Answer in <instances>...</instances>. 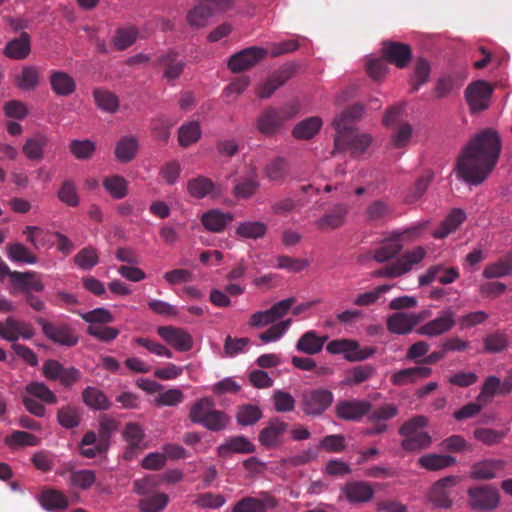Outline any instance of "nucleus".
Returning a JSON list of instances; mask_svg holds the SVG:
<instances>
[{"label":"nucleus","mask_w":512,"mask_h":512,"mask_svg":"<svg viewBox=\"0 0 512 512\" xmlns=\"http://www.w3.org/2000/svg\"><path fill=\"white\" fill-rule=\"evenodd\" d=\"M41 505L48 511H62L68 507L67 497L55 489H45L40 496Z\"/></svg>","instance_id":"obj_39"},{"label":"nucleus","mask_w":512,"mask_h":512,"mask_svg":"<svg viewBox=\"0 0 512 512\" xmlns=\"http://www.w3.org/2000/svg\"><path fill=\"white\" fill-rule=\"evenodd\" d=\"M295 304V298L289 297L275 303L270 309L257 311L253 313L249 319L251 327H265L284 317Z\"/></svg>","instance_id":"obj_11"},{"label":"nucleus","mask_w":512,"mask_h":512,"mask_svg":"<svg viewBox=\"0 0 512 512\" xmlns=\"http://www.w3.org/2000/svg\"><path fill=\"white\" fill-rule=\"evenodd\" d=\"M231 0H200L186 14L187 23L193 28H203L212 17V7L224 11L230 5Z\"/></svg>","instance_id":"obj_8"},{"label":"nucleus","mask_w":512,"mask_h":512,"mask_svg":"<svg viewBox=\"0 0 512 512\" xmlns=\"http://www.w3.org/2000/svg\"><path fill=\"white\" fill-rule=\"evenodd\" d=\"M443 354H407L409 360L414 361L416 364H435L442 359ZM432 370L428 367L417 365L415 367L405 368L396 371L391 376V381L394 385L402 386L414 383L419 379L427 378L431 375Z\"/></svg>","instance_id":"obj_4"},{"label":"nucleus","mask_w":512,"mask_h":512,"mask_svg":"<svg viewBox=\"0 0 512 512\" xmlns=\"http://www.w3.org/2000/svg\"><path fill=\"white\" fill-rule=\"evenodd\" d=\"M93 95L96 105L101 110L112 113L118 108V99L111 92L98 89L94 91Z\"/></svg>","instance_id":"obj_59"},{"label":"nucleus","mask_w":512,"mask_h":512,"mask_svg":"<svg viewBox=\"0 0 512 512\" xmlns=\"http://www.w3.org/2000/svg\"><path fill=\"white\" fill-rule=\"evenodd\" d=\"M148 485V479L136 480L134 482L135 491L140 495H144L139 501V508L142 512H159L167 506L169 497L165 493H150Z\"/></svg>","instance_id":"obj_12"},{"label":"nucleus","mask_w":512,"mask_h":512,"mask_svg":"<svg viewBox=\"0 0 512 512\" xmlns=\"http://www.w3.org/2000/svg\"><path fill=\"white\" fill-rule=\"evenodd\" d=\"M268 56V49L251 46L233 54L228 61V67L233 73L251 69Z\"/></svg>","instance_id":"obj_10"},{"label":"nucleus","mask_w":512,"mask_h":512,"mask_svg":"<svg viewBox=\"0 0 512 512\" xmlns=\"http://www.w3.org/2000/svg\"><path fill=\"white\" fill-rule=\"evenodd\" d=\"M266 504L258 498L244 497L238 501L232 512H266Z\"/></svg>","instance_id":"obj_64"},{"label":"nucleus","mask_w":512,"mask_h":512,"mask_svg":"<svg viewBox=\"0 0 512 512\" xmlns=\"http://www.w3.org/2000/svg\"><path fill=\"white\" fill-rule=\"evenodd\" d=\"M473 434L478 441L488 446L500 443L506 436L505 431H497L490 428H477Z\"/></svg>","instance_id":"obj_61"},{"label":"nucleus","mask_w":512,"mask_h":512,"mask_svg":"<svg viewBox=\"0 0 512 512\" xmlns=\"http://www.w3.org/2000/svg\"><path fill=\"white\" fill-rule=\"evenodd\" d=\"M322 119L310 117L297 123L292 130V135L298 140H308L314 137L322 127Z\"/></svg>","instance_id":"obj_38"},{"label":"nucleus","mask_w":512,"mask_h":512,"mask_svg":"<svg viewBox=\"0 0 512 512\" xmlns=\"http://www.w3.org/2000/svg\"><path fill=\"white\" fill-rule=\"evenodd\" d=\"M491 93L492 87L488 82L478 80L471 83L465 91V97L470 109L473 112L486 109L489 105Z\"/></svg>","instance_id":"obj_16"},{"label":"nucleus","mask_w":512,"mask_h":512,"mask_svg":"<svg viewBox=\"0 0 512 512\" xmlns=\"http://www.w3.org/2000/svg\"><path fill=\"white\" fill-rule=\"evenodd\" d=\"M391 212L392 210L386 201L375 200L367 206L365 217L368 221H380L389 216Z\"/></svg>","instance_id":"obj_56"},{"label":"nucleus","mask_w":512,"mask_h":512,"mask_svg":"<svg viewBox=\"0 0 512 512\" xmlns=\"http://www.w3.org/2000/svg\"><path fill=\"white\" fill-rule=\"evenodd\" d=\"M161 62L165 66L164 77L167 80L177 79L185 66L184 62L179 60L177 54L172 51L163 56Z\"/></svg>","instance_id":"obj_51"},{"label":"nucleus","mask_w":512,"mask_h":512,"mask_svg":"<svg viewBox=\"0 0 512 512\" xmlns=\"http://www.w3.org/2000/svg\"><path fill=\"white\" fill-rule=\"evenodd\" d=\"M83 402L94 410H108L111 402L103 391L96 387L88 386L82 392Z\"/></svg>","instance_id":"obj_40"},{"label":"nucleus","mask_w":512,"mask_h":512,"mask_svg":"<svg viewBox=\"0 0 512 512\" xmlns=\"http://www.w3.org/2000/svg\"><path fill=\"white\" fill-rule=\"evenodd\" d=\"M35 333V329L28 322L19 321L13 317L0 321V337L7 341L29 340Z\"/></svg>","instance_id":"obj_15"},{"label":"nucleus","mask_w":512,"mask_h":512,"mask_svg":"<svg viewBox=\"0 0 512 512\" xmlns=\"http://www.w3.org/2000/svg\"><path fill=\"white\" fill-rule=\"evenodd\" d=\"M430 316V310H423L417 313L397 312L388 318L387 326L392 333L406 334Z\"/></svg>","instance_id":"obj_14"},{"label":"nucleus","mask_w":512,"mask_h":512,"mask_svg":"<svg viewBox=\"0 0 512 512\" xmlns=\"http://www.w3.org/2000/svg\"><path fill=\"white\" fill-rule=\"evenodd\" d=\"M189 419L192 423L200 424L213 432L224 430L230 421L224 411L215 408L214 401L209 397H203L192 405Z\"/></svg>","instance_id":"obj_3"},{"label":"nucleus","mask_w":512,"mask_h":512,"mask_svg":"<svg viewBox=\"0 0 512 512\" xmlns=\"http://www.w3.org/2000/svg\"><path fill=\"white\" fill-rule=\"evenodd\" d=\"M158 334L172 348L180 351H188L192 349L193 338L182 328L164 326L158 328Z\"/></svg>","instance_id":"obj_24"},{"label":"nucleus","mask_w":512,"mask_h":512,"mask_svg":"<svg viewBox=\"0 0 512 512\" xmlns=\"http://www.w3.org/2000/svg\"><path fill=\"white\" fill-rule=\"evenodd\" d=\"M50 85L52 91L58 96H69L76 89L74 78L68 73L58 70L51 71Z\"/></svg>","instance_id":"obj_30"},{"label":"nucleus","mask_w":512,"mask_h":512,"mask_svg":"<svg viewBox=\"0 0 512 512\" xmlns=\"http://www.w3.org/2000/svg\"><path fill=\"white\" fill-rule=\"evenodd\" d=\"M233 220L231 213H225L217 209L209 210L202 214V225L211 232H221L228 223Z\"/></svg>","instance_id":"obj_32"},{"label":"nucleus","mask_w":512,"mask_h":512,"mask_svg":"<svg viewBox=\"0 0 512 512\" xmlns=\"http://www.w3.org/2000/svg\"><path fill=\"white\" fill-rule=\"evenodd\" d=\"M290 323V320H286L272 325L269 329L259 335V340L264 344L278 341L285 334Z\"/></svg>","instance_id":"obj_60"},{"label":"nucleus","mask_w":512,"mask_h":512,"mask_svg":"<svg viewBox=\"0 0 512 512\" xmlns=\"http://www.w3.org/2000/svg\"><path fill=\"white\" fill-rule=\"evenodd\" d=\"M428 224V221H423L418 225L408 228L400 233L398 238L384 241L382 245L374 251L373 258L380 263L386 262L393 258L402 249V240L409 236L417 237L423 230L428 227Z\"/></svg>","instance_id":"obj_9"},{"label":"nucleus","mask_w":512,"mask_h":512,"mask_svg":"<svg viewBox=\"0 0 512 512\" xmlns=\"http://www.w3.org/2000/svg\"><path fill=\"white\" fill-rule=\"evenodd\" d=\"M5 444L12 448L38 446L40 439L31 433L17 430L5 438Z\"/></svg>","instance_id":"obj_52"},{"label":"nucleus","mask_w":512,"mask_h":512,"mask_svg":"<svg viewBox=\"0 0 512 512\" xmlns=\"http://www.w3.org/2000/svg\"><path fill=\"white\" fill-rule=\"evenodd\" d=\"M341 493L350 504H363L370 502L375 495L374 488L370 482L354 480L347 482Z\"/></svg>","instance_id":"obj_18"},{"label":"nucleus","mask_w":512,"mask_h":512,"mask_svg":"<svg viewBox=\"0 0 512 512\" xmlns=\"http://www.w3.org/2000/svg\"><path fill=\"white\" fill-rule=\"evenodd\" d=\"M363 113L361 105H353L337 116L333 122L336 130L335 148L338 150L346 147L354 156L362 155L371 145L372 138L368 134H359L351 126V122L359 118Z\"/></svg>","instance_id":"obj_2"},{"label":"nucleus","mask_w":512,"mask_h":512,"mask_svg":"<svg viewBox=\"0 0 512 512\" xmlns=\"http://www.w3.org/2000/svg\"><path fill=\"white\" fill-rule=\"evenodd\" d=\"M7 256L11 261L26 264H36L38 258L21 243L10 244L6 247Z\"/></svg>","instance_id":"obj_49"},{"label":"nucleus","mask_w":512,"mask_h":512,"mask_svg":"<svg viewBox=\"0 0 512 512\" xmlns=\"http://www.w3.org/2000/svg\"><path fill=\"white\" fill-rule=\"evenodd\" d=\"M432 444V437L427 432L403 438L401 448L406 452H418L427 449Z\"/></svg>","instance_id":"obj_48"},{"label":"nucleus","mask_w":512,"mask_h":512,"mask_svg":"<svg viewBox=\"0 0 512 512\" xmlns=\"http://www.w3.org/2000/svg\"><path fill=\"white\" fill-rule=\"evenodd\" d=\"M267 231V226L261 221L241 222L236 229V234L246 239L262 238Z\"/></svg>","instance_id":"obj_47"},{"label":"nucleus","mask_w":512,"mask_h":512,"mask_svg":"<svg viewBox=\"0 0 512 512\" xmlns=\"http://www.w3.org/2000/svg\"><path fill=\"white\" fill-rule=\"evenodd\" d=\"M138 140L133 136L122 137L115 146V157L121 163L132 161L138 152Z\"/></svg>","instance_id":"obj_36"},{"label":"nucleus","mask_w":512,"mask_h":512,"mask_svg":"<svg viewBox=\"0 0 512 512\" xmlns=\"http://www.w3.org/2000/svg\"><path fill=\"white\" fill-rule=\"evenodd\" d=\"M457 483L458 477L452 475L436 481L429 492V499L432 504L437 508H450L452 505L450 489Z\"/></svg>","instance_id":"obj_19"},{"label":"nucleus","mask_w":512,"mask_h":512,"mask_svg":"<svg viewBox=\"0 0 512 512\" xmlns=\"http://www.w3.org/2000/svg\"><path fill=\"white\" fill-rule=\"evenodd\" d=\"M16 86L23 91H31L40 84V70L33 65L24 66L20 72L14 76Z\"/></svg>","instance_id":"obj_34"},{"label":"nucleus","mask_w":512,"mask_h":512,"mask_svg":"<svg viewBox=\"0 0 512 512\" xmlns=\"http://www.w3.org/2000/svg\"><path fill=\"white\" fill-rule=\"evenodd\" d=\"M333 394L327 389L305 391L302 395L303 412L307 415H321L333 402Z\"/></svg>","instance_id":"obj_13"},{"label":"nucleus","mask_w":512,"mask_h":512,"mask_svg":"<svg viewBox=\"0 0 512 512\" xmlns=\"http://www.w3.org/2000/svg\"><path fill=\"white\" fill-rule=\"evenodd\" d=\"M382 52L387 61L399 68L407 66L411 60V49L406 44L386 42L383 45Z\"/></svg>","instance_id":"obj_27"},{"label":"nucleus","mask_w":512,"mask_h":512,"mask_svg":"<svg viewBox=\"0 0 512 512\" xmlns=\"http://www.w3.org/2000/svg\"><path fill=\"white\" fill-rule=\"evenodd\" d=\"M37 323L41 326L44 335L51 341L64 346H73L78 338L73 330L66 324H53L40 318Z\"/></svg>","instance_id":"obj_17"},{"label":"nucleus","mask_w":512,"mask_h":512,"mask_svg":"<svg viewBox=\"0 0 512 512\" xmlns=\"http://www.w3.org/2000/svg\"><path fill=\"white\" fill-rule=\"evenodd\" d=\"M505 466L506 461L502 459L479 460L471 466L469 477L477 481H489L495 479Z\"/></svg>","instance_id":"obj_23"},{"label":"nucleus","mask_w":512,"mask_h":512,"mask_svg":"<svg viewBox=\"0 0 512 512\" xmlns=\"http://www.w3.org/2000/svg\"><path fill=\"white\" fill-rule=\"evenodd\" d=\"M466 220V213L460 208L452 209L432 233L434 238L443 239L455 232Z\"/></svg>","instance_id":"obj_29"},{"label":"nucleus","mask_w":512,"mask_h":512,"mask_svg":"<svg viewBox=\"0 0 512 512\" xmlns=\"http://www.w3.org/2000/svg\"><path fill=\"white\" fill-rule=\"evenodd\" d=\"M23 234L27 236V240L36 249L50 247L52 245L53 234L38 226H27L23 230Z\"/></svg>","instance_id":"obj_43"},{"label":"nucleus","mask_w":512,"mask_h":512,"mask_svg":"<svg viewBox=\"0 0 512 512\" xmlns=\"http://www.w3.org/2000/svg\"><path fill=\"white\" fill-rule=\"evenodd\" d=\"M103 186L106 191L114 198L121 199L127 195V181L118 175L107 177Z\"/></svg>","instance_id":"obj_54"},{"label":"nucleus","mask_w":512,"mask_h":512,"mask_svg":"<svg viewBox=\"0 0 512 512\" xmlns=\"http://www.w3.org/2000/svg\"><path fill=\"white\" fill-rule=\"evenodd\" d=\"M484 344L487 352H501L506 349H512L510 341L503 333H494L487 336Z\"/></svg>","instance_id":"obj_63"},{"label":"nucleus","mask_w":512,"mask_h":512,"mask_svg":"<svg viewBox=\"0 0 512 512\" xmlns=\"http://www.w3.org/2000/svg\"><path fill=\"white\" fill-rule=\"evenodd\" d=\"M327 340L326 335L308 331L298 340L296 348L299 352H321Z\"/></svg>","instance_id":"obj_41"},{"label":"nucleus","mask_w":512,"mask_h":512,"mask_svg":"<svg viewBox=\"0 0 512 512\" xmlns=\"http://www.w3.org/2000/svg\"><path fill=\"white\" fill-rule=\"evenodd\" d=\"M459 278V271L456 267H443L434 265L419 276V284L421 286L429 285L437 280L439 283L447 285L455 282Z\"/></svg>","instance_id":"obj_25"},{"label":"nucleus","mask_w":512,"mask_h":512,"mask_svg":"<svg viewBox=\"0 0 512 512\" xmlns=\"http://www.w3.org/2000/svg\"><path fill=\"white\" fill-rule=\"evenodd\" d=\"M501 152L499 135L487 129L475 135L457 161L456 173L465 182L478 185L492 172Z\"/></svg>","instance_id":"obj_1"},{"label":"nucleus","mask_w":512,"mask_h":512,"mask_svg":"<svg viewBox=\"0 0 512 512\" xmlns=\"http://www.w3.org/2000/svg\"><path fill=\"white\" fill-rule=\"evenodd\" d=\"M468 506L473 511L489 512L500 503V494L496 487L488 484L469 487L467 490Z\"/></svg>","instance_id":"obj_6"},{"label":"nucleus","mask_w":512,"mask_h":512,"mask_svg":"<svg viewBox=\"0 0 512 512\" xmlns=\"http://www.w3.org/2000/svg\"><path fill=\"white\" fill-rule=\"evenodd\" d=\"M82 409L76 406L66 405L57 412L58 423L66 428L73 429L79 426L82 417Z\"/></svg>","instance_id":"obj_42"},{"label":"nucleus","mask_w":512,"mask_h":512,"mask_svg":"<svg viewBox=\"0 0 512 512\" xmlns=\"http://www.w3.org/2000/svg\"><path fill=\"white\" fill-rule=\"evenodd\" d=\"M48 144V137L44 133H36L26 139L22 151L29 160H41L44 149Z\"/></svg>","instance_id":"obj_35"},{"label":"nucleus","mask_w":512,"mask_h":512,"mask_svg":"<svg viewBox=\"0 0 512 512\" xmlns=\"http://www.w3.org/2000/svg\"><path fill=\"white\" fill-rule=\"evenodd\" d=\"M31 50L30 37L27 33H22L20 37L9 41L5 47V55L11 59H25Z\"/></svg>","instance_id":"obj_37"},{"label":"nucleus","mask_w":512,"mask_h":512,"mask_svg":"<svg viewBox=\"0 0 512 512\" xmlns=\"http://www.w3.org/2000/svg\"><path fill=\"white\" fill-rule=\"evenodd\" d=\"M455 325V312L447 308L435 319L427 322L417 329V333L434 337L450 331Z\"/></svg>","instance_id":"obj_20"},{"label":"nucleus","mask_w":512,"mask_h":512,"mask_svg":"<svg viewBox=\"0 0 512 512\" xmlns=\"http://www.w3.org/2000/svg\"><path fill=\"white\" fill-rule=\"evenodd\" d=\"M11 282L22 289L27 294L31 292H41L44 289L40 276L35 272H18L13 271L9 273Z\"/></svg>","instance_id":"obj_28"},{"label":"nucleus","mask_w":512,"mask_h":512,"mask_svg":"<svg viewBox=\"0 0 512 512\" xmlns=\"http://www.w3.org/2000/svg\"><path fill=\"white\" fill-rule=\"evenodd\" d=\"M512 274V260L502 258L493 263L487 264L482 272L486 279L502 278Z\"/></svg>","instance_id":"obj_44"},{"label":"nucleus","mask_w":512,"mask_h":512,"mask_svg":"<svg viewBox=\"0 0 512 512\" xmlns=\"http://www.w3.org/2000/svg\"><path fill=\"white\" fill-rule=\"evenodd\" d=\"M262 417V411L257 405L245 404L238 408L236 420L241 426L257 423Z\"/></svg>","instance_id":"obj_50"},{"label":"nucleus","mask_w":512,"mask_h":512,"mask_svg":"<svg viewBox=\"0 0 512 512\" xmlns=\"http://www.w3.org/2000/svg\"><path fill=\"white\" fill-rule=\"evenodd\" d=\"M216 185L206 177H197L192 179L187 184V190L192 197L204 198L213 194Z\"/></svg>","instance_id":"obj_46"},{"label":"nucleus","mask_w":512,"mask_h":512,"mask_svg":"<svg viewBox=\"0 0 512 512\" xmlns=\"http://www.w3.org/2000/svg\"><path fill=\"white\" fill-rule=\"evenodd\" d=\"M255 452V445L244 436H233L218 447V454L225 457L230 453L250 454Z\"/></svg>","instance_id":"obj_31"},{"label":"nucleus","mask_w":512,"mask_h":512,"mask_svg":"<svg viewBox=\"0 0 512 512\" xmlns=\"http://www.w3.org/2000/svg\"><path fill=\"white\" fill-rule=\"evenodd\" d=\"M349 207L346 204H338L335 208L317 219L315 227L320 231H329L344 225Z\"/></svg>","instance_id":"obj_26"},{"label":"nucleus","mask_w":512,"mask_h":512,"mask_svg":"<svg viewBox=\"0 0 512 512\" xmlns=\"http://www.w3.org/2000/svg\"><path fill=\"white\" fill-rule=\"evenodd\" d=\"M426 256V250L421 247H415L405 252L399 259L392 264L378 270L375 274L379 277L394 278L410 272Z\"/></svg>","instance_id":"obj_7"},{"label":"nucleus","mask_w":512,"mask_h":512,"mask_svg":"<svg viewBox=\"0 0 512 512\" xmlns=\"http://www.w3.org/2000/svg\"><path fill=\"white\" fill-rule=\"evenodd\" d=\"M298 111L297 104L286 106L280 111L272 107L266 108L257 117L256 128L260 133L272 136L282 128L285 121L293 118Z\"/></svg>","instance_id":"obj_5"},{"label":"nucleus","mask_w":512,"mask_h":512,"mask_svg":"<svg viewBox=\"0 0 512 512\" xmlns=\"http://www.w3.org/2000/svg\"><path fill=\"white\" fill-rule=\"evenodd\" d=\"M370 410L371 403L364 400H342L335 407L336 416L345 421H358Z\"/></svg>","instance_id":"obj_22"},{"label":"nucleus","mask_w":512,"mask_h":512,"mask_svg":"<svg viewBox=\"0 0 512 512\" xmlns=\"http://www.w3.org/2000/svg\"><path fill=\"white\" fill-rule=\"evenodd\" d=\"M457 459L447 454L429 453L421 456L417 463L428 471H439L455 465Z\"/></svg>","instance_id":"obj_33"},{"label":"nucleus","mask_w":512,"mask_h":512,"mask_svg":"<svg viewBox=\"0 0 512 512\" xmlns=\"http://www.w3.org/2000/svg\"><path fill=\"white\" fill-rule=\"evenodd\" d=\"M287 80V77L283 76L282 74H277L266 80L265 82L261 83L256 90V94L260 98H269L276 89H278L280 86H282L285 81Z\"/></svg>","instance_id":"obj_62"},{"label":"nucleus","mask_w":512,"mask_h":512,"mask_svg":"<svg viewBox=\"0 0 512 512\" xmlns=\"http://www.w3.org/2000/svg\"><path fill=\"white\" fill-rule=\"evenodd\" d=\"M69 481L72 486L86 490L96 482V474L93 470H76L71 473Z\"/></svg>","instance_id":"obj_58"},{"label":"nucleus","mask_w":512,"mask_h":512,"mask_svg":"<svg viewBox=\"0 0 512 512\" xmlns=\"http://www.w3.org/2000/svg\"><path fill=\"white\" fill-rule=\"evenodd\" d=\"M202 135L198 122L192 121L183 124L178 131V142L182 147H188L196 143Z\"/></svg>","instance_id":"obj_45"},{"label":"nucleus","mask_w":512,"mask_h":512,"mask_svg":"<svg viewBox=\"0 0 512 512\" xmlns=\"http://www.w3.org/2000/svg\"><path fill=\"white\" fill-rule=\"evenodd\" d=\"M26 392L47 404H55L57 402L56 395L44 383L41 382L29 383L26 386Z\"/></svg>","instance_id":"obj_57"},{"label":"nucleus","mask_w":512,"mask_h":512,"mask_svg":"<svg viewBox=\"0 0 512 512\" xmlns=\"http://www.w3.org/2000/svg\"><path fill=\"white\" fill-rule=\"evenodd\" d=\"M428 425V418L423 415H416L405 421L399 428V434L403 437H410L415 434L423 433V428Z\"/></svg>","instance_id":"obj_53"},{"label":"nucleus","mask_w":512,"mask_h":512,"mask_svg":"<svg viewBox=\"0 0 512 512\" xmlns=\"http://www.w3.org/2000/svg\"><path fill=\"white\" fill-rule=\"evenodd\" d=\"M138 31L134 27H123L116 30L113 44L118 50L131 46L137 39Z\"/></svg>","instance_id":"obj_55"},{"label":"nucleus","mask_w":512,"mask_h":512,"mask_svg":"<svg viewBox=\"0 0 512 512\" xmlns=\"http://www.w3.org/2000/svg\"><path fill=\"white\" fill-rule=\"evenodd\" d=\"M287 428V423L281 421L279 418H272L269 420L267 426L260 431L258 440L265 448H277L282 445L283 435L287 431Z\"/></svg>","instance_id":"obj_21"}]
</instances>
